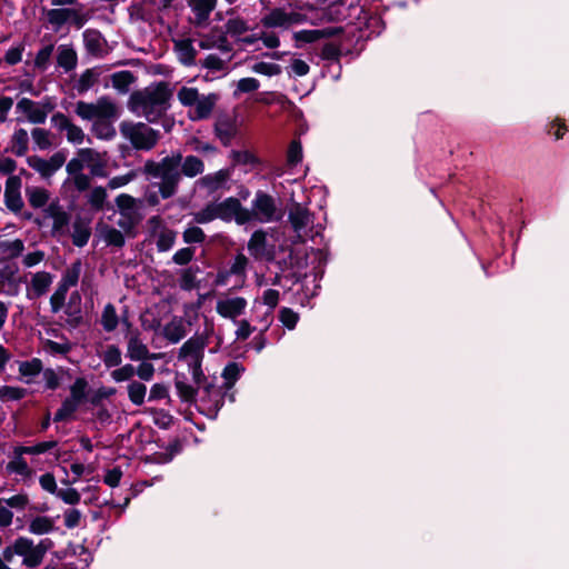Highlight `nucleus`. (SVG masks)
<instances>
[{"mask_svg":"<svg viewBox=\"0 0 569 569\" xmlns=\"http://www.w3.org/2000/svg\"><path fill=\"white\" fill-rule=\"evenodd\" d=\"M171 92L163 82L151 84L130 96L128 107L138 117L148 121L158 120L169 108Z\"/></svg>","mask_w":569,"mask_h":569,"instance_id":"obj_1","label":"nucleus"},{"mask_svg":"<svg viewBox=\"0 0 569 569\" xmlns=\"http://www.w3.org/2000/svg\"><path fill=\"white\" fill-rule=\"evenodd\" d=\"M182 154L180 152L167 156L161 161H146L143 172L153 178H159V193L161 198L168 199L177 193L181 180L180 164Z\"/></svg>","mask_w":569,"mask_h":569,"instance_id":"obj_2","label":"nucleus"},{"mask_svg":"<svg viewBox=\"0 0 569 569\" xmlns=\"http://www.w3.org/2000/svg\"><path fill=\"white\" fill-rule=\"evenodd\" d=\"M50 545L51 542L49 540H43L34 545L31 539L20 537L16 539L12 545L4 548L3 558L6 561L10 562L17 555L23 558V565L37 567L42 562Z\"/></svg>","mask_w":569,"mask_h":569,"instance_id":"obj_3","label":"nucleus"},{"mask_svg":"<svg viewBox=\"0 0 569 569\" xmlns=\"http://www.w3.org/2000/svg\"><path fill=\"white\" fill-rule=\"evenodd\" d=\"M74 112L82 120L92 121V123L101 119H118L120 117L118 104L106 96L94 102L78 101Z\"/></svg>","mask_w":569,"mask_h":569,"instance_id":"obj_4","label":"nucleus"},{"mask_svg":"<svg viewBox=\"0 0 569 569\" xmlns=\"http://www.w3.org/2000/svg\"><path fill=\"white\" fill-rule=\"evenodd\" d=\"M120 133L139 150H150L159 140V132L142 122L123 121L120 123Z\"/></svg>","mask_w":569,"mask_h":569,"instance_id":"obj_5","label":"nucleus"},{"mask_svg":"<svg viewBox=\"0 0 569 569\" xmlns=\"http://www.w3.org/2000/svg\"><path fill=\"white\" fill-rule=\"evenodd\" d=\"M204 348L206 340L203 338L192 337L181 346L178 355V360L188 366L197 383L204 378L201 370Z\"/></svg>","mask_w":569,"mask_h":569,"instance_id":"obj_6","label":"nucleus"},{"mask_svg":"<svg viewBox=\"0 0 569 569\" xmlns=\"http://www.w3.org/2000/svg\"><path fill=\"white\" fill-rule=\"evenodd\" d=\"M249 211L251 220L263 223L278 221L282 218V211L278 208L273 197L262 191L256 193Z\"/></svg>","mask_w":569,"mask_h":569,"instance_id":"obj_7","label":"nucleus"},{"mask_svg":"<svg viewBox=\"0 0 569 569\" xmlns=\"http://www.w3.org/2000/svg\"><path fill=\"white\" fill-rule=\"evenodd\" d=\"M88 382L84 378H77L70 387V397L67 398L60 409L54 415V421H62L72 415L84 401L87 396Z\"/></svg>","mask_w":569,"mask_h":569,"instance_id":"obj_8","label":"nucleus"},{"mask_svg":"<svg viewBox=\"0 0 569 569\" xmlns=\"http://www.w3.org/2000/svg\"><path fill=\"white\" fill-rule=\"evenodd\" d=\"M218 219L223 221L234 220L238 224L251 221L250 211L243 208L237 198L230 197L221 202H216Z\"/></svg>","mask_w":569,"mask_h":569,"instance_id":"obj_9","label":"nucleus"},{"mask_svg":"<svg viewBox=\"0 0 569 569\" xmlns=\"http://www.w3.org/2000/svg\"><path fill=\"white\" fill-rule=\"evenodd\" d=\"M147 227L150 236L156 239V244L159 251H168L173 247L177 233L169 229L159 216L149 218Z\"/></svg>","mask_w":569,"mask_h":569,"instance_id":"obj_10","label":"nucleus"},{"mask_svg":"<svg viewBox=\"0 0 569 569\" xmlns=\"http://www.w3.org/2000/svg\"><path fill=\"white\" fill-rule=\"evenodd\" d=\"M46 16L48 22L56 28H60L67 22H71L78 28H81L87 20L81 6L71 8H53L48 10Z\"/></svg>","mask_w":569,"mask_h":569,"instance_id":"obj_11","label":"nucleus"},{"mask_svg":"<svg viewBox=\"0 0 569 569\" xmlns=\"http://www.w3.org/2000/svg\"><path fill=\"white\" fill-rule=\"evenodd\" d=\"M306 21V17L297 11H286L284 9L277 8L266 14L261 22L268 28H282L288 29L293 24H299Z\"/></svg>","mask_w":569,"mask_h":569,"instance_id":"obj_12","label":"nucleus"},{"mask_svg":"<svg viewBox=\"0 0 569 569\" xmlns=\"http://www.w3.org/2000/svg\"><path fill=\"white\" fill-rule=\"evenodd\" d=\"M247 306L248 301L243 297L226 296L218 299L216 311L224 319L234 320L244 313Z\"/></svg>","mask_w":569,"mask_h":569,"instance_id":"obj_13","label":"nucleus"},{"mask_svg":"<svg viewBox=\"0 0 569 569\" xmlns=\"http://www.w3.org/2000/svg\"><path fill=\"white\" fill-rule=\"evenodd\" d=\"M78 156L82 157V161L87 168H89L90 173L93 177H107V153L99 152L94 149L83 148L78 151Z\"/></svg>","mask_w":569,"mask_h":569,"instance_id":"obj_14","label":"nucleus"},{"mask_svg":"<svg viewBox=\"0 0 569 569\" xmlns=\"http://www.w3.org/2000/svg\"><path fill=\"white\" fill-rule=\"evenodd\" d=\"M288 219L299 238L313 223V216L307 207L293 202L289 208Z\"/></svg>","mask_w":569,"mask_h":569,"instance_id":"obj_15","label":"nucleus"},{"mask_svg":"<svg viewBox=\"0 0 569 569\" xmlns=\"http://www.w3.org/2000/svg\"><path fill=\"white\" fill-rule=\"evenodd\" d=\"M51 109L50 104H40L27 98L17 103V110L32 123H43Z\"/></svg>","mask_w":569,"mask_h":569,"instance_id":"obj_16","label":"nucleus"},{"mask_svg":"<svg viewBox=\"0 0 569 569\" xmlns=\"http://www.w3.org/2000/svg\"><path fill=\"white\" fill-rule=\"evenodd\" d=\"M66 161V156L62 152H57L46 160L37 156L29 157L28 164L38 171L42 177H51L58 169H60Z\"/></svg>","mask_w":569,"mask_h":569,"instance_id":"obj_17","label":"nucleus"},{"mask_svg":"<svg viewBox=\"0 0 569 569\" xmlns=\"http://www.w3.org/2000/svg\"><path fill=\"white\" fill-rule=\"evenodd\" d=\"M44 218L52 221V234L64 236L69 230V214L58 202H51L44 210Z\"/></svg>","mask_w":569,"mask_h":569,"instance_id":"obj_18","label":"nucleus"},{"mask_svg":"<svg viewBox=\"0 0 569 569\" xmlns=\"http://www.w3.org/2000/svg\"><path fill=\"white\" fill-rule=\"evenodd\" d=\"M52 123L54 127L66 132L67 140L74 144H81L84 141V132L83 130L72 123L63 113H56L51 118Z\"/></svg>","mask_w":569,"mask_h":569,"instance_id":"obj_19","label":"nucleus"},{"mask_svg":"<svg viewBox=\"0 0 569 569\" xmlns=\"http://www.w3.org/2000/svg\"><path fill=\"white\" fill-rule=\"evenodd\" d=\"M21 180L18 176H11L7 179L4 188V202L9 210L19 212L23 207L20 194Z\"/></svg>","mask_w":569,"mask_h":569,"instance_id":"obj_20","label":"nucleus"},{"mask_svg":"<svg viewBox=\"0 0 569 569\" xmlns=\"http://www.w3.org/2000/svg\"><path fill=\"white\" fill-rule=\"evenodd\" d=\"M218 101V94L209 93L206 96L199 97V100L192 106V109L189 111V117L191 120H203L208 119Z\"/></svg>","mask_w":569,"mask_h":569,"instance_id":"obj_21","label":"nucleus"},{"mask_svg":"<svg viewBox=\"0 0 569 569\" xmlns=\"http://www.w3.org/2000/svg\"><path fill=\"white\" fill-rule=\"evenodd\" d=\"M127 357L132 361L147 360L149 357V349L137 330L127 336Z\"/></svg>","mask_w":569,"mask_h":569,"instance_id":"obj_22","label":"nucleus"},{"mask_svg":"<svg viewBox=\"0 0 569 569\" xmlns=\"http://www.w3.org/2000/svg\"><path fill=\"white\" fill-rule=\"evenodd\" d=\"M232 168L220 169L216 172L203 176L199 183L210 192L226 187L232 176Z\"/></svg>","mask_w":569,"mask_h":569,"instance_id":"obj_23","label":"nucleus"},{"mask_svg":"<svg viewBox=\"0 0 569 569\" xmlns=\"http://www.w3.org/2000/svg\"><path fill=\"white\" fill-rule=\"evenodd\" d=\"M53 281V276L47 271L36 272L30 281L28 296L30 298H38L43 296L50 288Z\"/></svg>","mask_w":569,"mask_h":569,"instance_id":"obj_24","label":"nucleus"},{"mask_svg":"<svg viewBox=\"0 0 569 569\" xmlns=\"http://www.w3.org/2000/svg\"><path fill=\"white\" fill-rule=\"evenodd\" d=\"M249 253L256 259H262L270 254L268 250L267 233L263 230H257L252 233L248 242Z\"/></svg>","mask_w":569,"mask_h":569,"instance_id":"obj_25","label":"nucleus"},{"mask_svg":"<svg viewBox=\"0 0 569 569\" xmlns=\"http://www.w3.org/2000/svg\"><path fill=\"white\" fill-rule=\"evenodd\" d=\"M217 0H188V4L196 16V24L202 26L214 9Z\"/></svg>","mask_w":569,"mask_h":569,"instance_id":"obj_26","label":"nucleus"},{"mask_svg":"<svg viewBox=\"0 0 569 569\" xmlns=\"http://www.w3.org/2000/svg\"><path fill=\"white\" fill-rule=\"evenodd\" d=\"M2 290L10 296H16L19 292L21 279L18 277L17 271L12 268H4L0 273Z\"/></svg>","mask_w":569,"mask_h":569,"instance_id":"obj_27","label":"nucleus"},{"mask_svg":"<svg viewBox=\"0 0 569 569\" xmlns=\"http://www.w3.org/2000/svg\"><path fill=\"white\" fill-rule=\"evenodd\" d=\"M117 119H101L93 122L91 126V132L101 140H111L116 137V129L113 122Z\"/></svg>","mask_w":569,"mask_h":569,"instance_id":"obj_28","label":"nucleus"},{"mask_svg":"<svg viewBox=\"0 0 569 569\" xmlns=\"http://www.w3.org/2000/svg\"><path fill=\"white\" fill-rule=\"evenodd\" d=\"M214 131L217 137L224 146H229L237 133V127L229 119H221L216 123Z\"/></svg>","mask_w":569,"mask_h":569,"instance_id":"obj_29","label":"nucleus"},{"mask_svg":"<svg viewBox=\"0 0 569 569\" xmlns=\"http://www.w3.org/2000/svg\"><path fill=\"white\" fill-rule=\"evenodd\" d=\"M26 197L32 208H42L48 203L50 193L41 187H27Z\"/></svg>","mask_w":569,"mask_h":569,"instance_id":"obj_30","label":"nucleus"},{"mask_svg":"<svg viewBox=\"0 0 569 569\" xmlns=\"http://www.w3.org/2000/svg\"><path fill=\"white\" fill-rule=\"evenodd\" d=\"M181 174L186 177L193 178L198 174H201L204 170V164L201 159L194 156H188L181 160Z\"/></svg>","mask_w":569,"mask_h":569,"instance_id":"obj_31","label":"nucleus"},{"mask_svg":"<svg viewBox=\"0 0 569 569\" xmlns=\"http://www.w3.org/2000/svg\"><path fill=\"white\" fill-rule=\"evenodd\" d=\"M163 335L172 343L179 342L187 335L184 325L181 320L173 319L164 326Z\"/></svg>","mask_w":569,"mask_h":569,"instance_id":"obj_32","label":"nucleus"},{"mask_svg":"<svg viewBox=\"0 0 569 569\" xmlns=\"http://www.w3.org/2000/svg\"><path fill=\"white\" fill-rule=\"evenodd\" d=\"M54 529V520L47 516H38L29 523V531L33 535H46Z\"/></svg>","mask_w":569,"mask_h":569,"instance_id":"obj_33","label":"nucleus"},{"mask_svg":"<svg viewBox=\"0 0 569 569\" xmlns=\"http://www.w3.org/2000/svg\"><path fill=\"white\" fill-rule=\"evenodd\" d=\"M28 132L24 129H19L12 136L11 150L14 154L21 157L28 151Z\"/></svg>","mask_w":569,"mask_h":569,"instance_id":"obj_34","label":"nucleus"},{"mask_svg":"<svg viewBox=\"0 0 569 569\" xmlns=\"http://www.w3.org/2000/svg\"><path fill=\"white\" fill-rule=\"evenodd\" d=\"M101 359L104 366L108 368L120 366L122 362V355L120 348L116 345L107 346L101 355Z\"/></svg>","mask_w":569,"mask_h":569,"instance_id":"obj_35","label":"nucleus"},{"mask_svg":"<svg viewBox=\"0 0 569 569\" xmlns=\"http://www.w3.org/2000/svg\"><path fill=\"white\" fill-rule=\"evenodd\" d=\"M80 273L81 263L80 261H76L66 270L59 284L69 290V288L74 287L78 283Z\"/></svg>","mask_w":569,"mask_h":569,"instance_id":"obj_36","label":"nucleus"},{"mask_svg":"<svg viewBox=\"0 0 569 569\" xmlns=\"http://www.w3.org/2000/svg\"><path fill=\"white\" fill-rule=\"evenodd\" d=\"M77 63L76 51L67 46L59 47L58 64L66 70H71Z\"/></svg>","mask_w":569,"mask_h":569,"instance_id":"obj_37","label":"nucleus"},{"mask_svg":"<svg viewBox=\"0 0 569 569\" xmlns=\"http://www.w3.org/2000/svg\"><path fill=\"white\" fill-rule=\"evenodd\" d=\"M147 387L139 381H131L128 385V396L130 401L136 406H141L144 402Z\"/></svg>","mask_w":569,"mask_h":569,"instance_id":"obj_38","label":"nucleus"},{"mask_svg":"<svg viewBox=\"0 0 569 569\" xmlns=\"http://www.w3.org/2000/svg\"><path fill=\"white\" fill-rule=\"evenodd\" d=\"M101 325L108 332L113 331L118 326V316L112 305H107L102 311Z\"/></svg>","mask_w":569,"mask_h":569,"instance_id":"obj_39","label":"nucleus"},{"mask_svg":"<svg viewBox=\"0 0 569 569\" xmlns=\"http://www.w3.org/2000/svg\"><path fill=\"white\" fill-rule=\"evenodd\" d=\"M111 82L114 89L124 93L133 82V76L129 71L116 72L111 77Z\"/></svg>","mask_w":569,"mask_h":569,"instance_id":"obj_40","label":"nucleus"},{"mask_svg":"<svg viewBox=\"0 0 569 569\" xmlns=\"http://www.w3.org/2000/svg\"><path fill=\"white\" fill-rule=\"evenodd\" d=\"M199 97L198 89L191 87H182L177 93L179 102L184 107H192L199 100Z\"/></svg>","mask_w":569,"mask_h":569,"instance_id":"obj_41","label":"nucleus"},{"mask_svg":"<svg viewBox=\"0 0 569 569\" xmlns=\"http://www.w3.org/2000/svg\"><path fill=\"white\" fill-rule=\"evenodd\" d=\"M116 204L119 209V213H137V200L127 193H121L116 198Z\"/></svg>","mask_w":569,"mask_h":569,"instance_id":"obj_42","label":"nucleus"},{"mask_svg":"<svg viewBox=\"0 0 569 569\" xmlns=\"http://www.w3.org/2000/svg\"><path fill=\"white\" fill-rule=\"evenodd\" d=\"M107 197L108 194L103 187H94L88 194V202L92 208L100 210L103 208Z\"/></svg>","mask_w":569,"mask_h":569,"instance_id":"obj_43","label":"nucleus"},{"mask_svg":"<svg viewBox=\"0 0 569 569\" xmlns=\"http://www.w3.org/2000/svg\"><path fill=\"white\" fill-rule=\"evenodd\" d=\"M217 214L218 213H217L216 202H213V203H209L202 210L193 213V220L197 223H208L214 219H218Z\"/></svg>","mask_w":569,"mask_h":569,"instance_id":"obj_44","label":"nucleus"},{"mask_svg":"<svg viewBox=\"0 0 569 569\" xmlns=\"http://www.w3.org/2000/svg\"><path fill=\"white\" fill-rule=\"evenodd\" d=\"M103 240L111 246L121 247L124 243V237L120 230L112 227H106L102 229Z\"/></svg>","mask_w":569,"mask_h":569,"instance_id":"obj_45","label":"nucleus"},{"mask_svg":"<svg viewBox=\"0 0 569 569\" xmlns=\"http://www.w3.org/2000/svg\"><path fill=\"white\" fill-rule=\"evenodd\" d=\"M226 30L231 36L240 37L249 30V26L241 18H232L227 21Z\"/></svg>","mask_w":569,"mask_h":569,"instance_id":"obj_46","label":"nucleus"},{"mask_svg":"<svg viewBox=\"0 0 569 569\" xmlns=\"http://www.w3.org/2000/svg\"><path fill=\"white\" fill-rule=\"evenodd\" d=\"M0 248L10 258L19 257L24 250V243L20 239L9 240L0 243Z\"/></svg>","mask_w":569,"mask_h":569,"instance_id":"obj_47","label":"nucleus"},{"mask_svg":"<svg viewBox=\"0 0 569 569\" xmlns=\"http://www.w3.org/2000/svg\"><path fill=\"white\" fill-rule=\"evenodd\" d=\"M7 468L9 471L20 475L23 478H31L33 476L32 469L21 458H17V459L10 461L8 463Z\"/></svg>","mask_w":569,"mask_h":569,"instance_id":"obj_48","label":"nucleus"},{"mask_svg":"<svg viewBox=\"0 0 569 569\" xmlns=\"http://www.w3.org/2000/svg\"><path fill=\"white\" fill-rule=\"evenodd\" d=\"M31 137L33 139L34 144L41 150L49 149L52 144L50 133L44 129H33L31 132Z\"/></svg>","mask_w":569,"mask_h":569,"instance_id":"obj_49","label":"nucleus"},{"mask_svg":"<svg viewBox=\"0 0 569 569\" xmlns=\"http://www.w3.org/2000/svg\"><path fill=\"white\" fill-rule=\"evenodd\" d=\"M248 267V258L243 253H238L234 258L233 263L229 269V273L240 276L242 278V282L246 278V271Z\"/></svg>","mask_w":569,"mask_h":569,"instance_id":"obj_50","label":"nucleus"},{"mask_svg":"<svg viewBox=\"0 0 569 569\" xmlns=\"http://www.w3.org/2000/svg\"><path fill=\"white\" fill-rule=\"evenodd\" d=\"M252 71L259 74L272 77L281 73V67L271 62H258L253 64Z\"/></svg>","mask_w":569,"mask_h":569,"instance_id":"obj_51","label":"nucleus"},{"mask_svg":"<svg viewBox=\"0 0 569 569\" xmlns=\"http://www.w3.org/2000/svg\"><path fill=\"white\" fill-rule=\"evenodd\" d=\"M138 177V172L136 170H131L127 172L126 174L117 176L111 178L108 181V188L114 190L121 187L127 186L131 181H133Z\"/></svg>","mask_w":569,"mask_h":569,"instance_id":"obj_52","label":"nucleus"},{"mask_svg":"<svg viewBox=\"0 0 569 569\" xmlns=\"http://www.w3.org/2000/svg\"><path fill=\"white\" fill-rule=\"evenodd\" d=\"M243 371V368L236 363L231 362L223 369L222 377L226 379V383L228 387H231L237 379L240 377V373Z\"/></svg>","mask_w":569,"mask_h":569,"instance_id":"obj_53","label":"nucleus"},{"mask_svg":"<svg viewBox=\"0 0 569 569\" xmlns=\"http://www.w3.org/2000/svg\"><path fill=\"white\" fill-rule=\"evenodd\" d=\"M42 370V365L39 359H32L31 361L21 362L19 366V372L26 377H34Z\"/></svg>","mask_w":569,"mask_h":569,"instance_id":"obj_54","label":"nucleus"},{"mask_svg":"<svg viewBox=\"0 0 569 569\" xmlns=\"http://www.w3.org/2000/svg\"><path fill=\"white\" fill-rule=\"evenodd\" d=\"M136 375V368L132 365H124L111 372V378L116 382H123L130 380Z\"/></svg>","mask_w":569,"mask_h":569,"instance_id":"obj_55","label":"nucleus"},{"mask_svg":"<svg viewBox=\"0 0 569 569\" xmlns=\"http://www.w3.org/2000/svg\"><path fill=\"white\" fill-rule=\"evenodd\" d=\"M26 390L19 387L3 386L0 388V399L19 400L26 396Z\"/></svg>","mask_w":569,"mask_h":569,"instance_id":"obj_56","label":"nucleus"},{"mask_svg":"<svg viewBox=\"0 0 569 569\" xmlns=\"http://www.w3.org/2000/svg\"><path fill=\"white\" fill-rule=\"evenodd\" d=\"M319 32L317 29L313 30H301L293 33V39L297 42V47L300 43H312L319 41Z\"/></svg>","mask_w":569,"mask_h":569,"instance_id":"obj_57","label":"nucleus"},{"mask_svg":"<svg viewBox=\"0 0 569 569\" xmlns=\"http://www.w3.org/2000/svg\"><path fill=\"white\" fill-rule=\"evenodd\" d=\"M186 243H200L204 241V232L199 227H189L182 233Z\"/></svg>","mask_w":569,"mask_h":569,"instance_id":"obj_58","label":"nucleus"},{"mask_svg":"<svg viewBox=\"0 0 569 569\" xmlns=\"http://www.w3.org/2000/svg\"><path fill=\"white\" fill-rule=\"evenodd\" d=\"M63 518H64V526L68 529H73V528L80 526L81 519H82V513L78 509L70 508L64 511Z\"/></svg>","mask_w":569,"mask_h":569,"instance_id":"obj_59","label":"nucleus"},{"mask_svg":"<svg viewBox=\"0 0 569 569\" xmlns=\"http://www.w3.org/2000/svg\"><path fill=\"white\" fill-rule=\"evenodd\" d=\"M120 218L117 224L126 232H130L134 229V227L139 222V217L137 213H119Z\"/></svg>","mask_w":569,"mask_h":569,"instance_id":"obj_60","label":"nucleus"},{"mask_svg":"<svg viewBox=\"0 0 569 569\" xmlns=\"http://www.w3.org/2000/svg\"><path fill=\"white\" fill-rule=\"evenodd\" d=\"M97 82V74L93 70H86L78 81V91L86 92Z\"/></svg>","mask_w":569,"mask_h":569,"instance_id":"obj_61","label":"nucleus"},{"mask_svg":"<svg viewBox=\"0 0 569 569\" xmlns=\"http://www.w3.org/2000/svg\"><path fill=\"white\" fill-rule=\"evenodd\" d=\"M230 158L233 160L234 164H254L257 162V158L247 150H233L230 153Z\"/></svg>","mask_w":569,"mask_h":569,"instance_id":"obj_62","label":"nucleus"},{"mask_svg":"<svg viewBox=\"0 0 569 569\" xmlns=\"http://www.w3.org/2000/svg\"><path fill=\"white\" fill-rule=\"evenodd\" d=\"M279 318L282 325L290 330H292L296 327L299 320L298 313L289 308H282L280 310Z\"/></svg>","mask_w":569,"mask_h":569,"instance_id":"obj_63","label":"nucleus"},{"mask_svg":"<svg viewBox=\"0 0 569 569\" xmlns=\"http://www.w3.org/2000/svg\"><path fill=\"white\" fill-rule=\"evenodd\" d=\"M56 496L68 505H77L81 499L80 493L73 488L60 489L57 491Z\"/></svg>","mask_w":569,"mask_h":569,"instance_id":"obj_64","label":"nucleus"}]
</instances>
